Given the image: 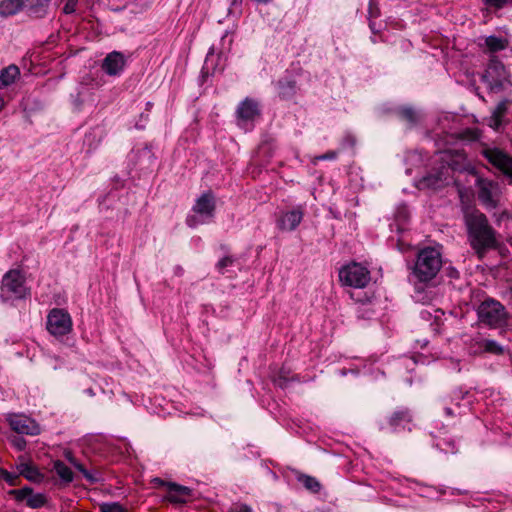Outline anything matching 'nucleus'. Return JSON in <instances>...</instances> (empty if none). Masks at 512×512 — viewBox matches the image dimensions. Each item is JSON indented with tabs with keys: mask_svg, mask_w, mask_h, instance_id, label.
<instances>
[{
	"mask_svg": "<svg viewBox=\"0 0 512 512\" xmlns=\"http://www.w3.org/2000/svg\"><path fill=\"white\" fill-rule=\"evenodd\" d=\"M88 393H89L90 395H94V393H93L92 389H89V390H88Z\"/></svg>",
	"mask_w": 512,
	"mask_h": 512,
	"instance_id": "8fccbe9b",
	"label": "nucleus"
},
{
	"mask_svg": "<svg viewBox=\"0 0 512 512\" xmlns=\"http://www.w3.org/2000/svg\"><path fill=\"white\" fill-rule=\"evenodd\" d=\"M370 28L372 31H375V25L372 21H370V24H369Z\"/></svg>",
	"mask_w": 512,
	"mask_h": 512,
	"instance_id": "49530a36",
	"label": "nucleus"
},
{
	"mask_svg": "<svg viewBox=\"0 0 512 512\" xmlns=\"http://www.w3.org/2000/svg\"><path fill=\"white\" fill-rule=\"evenodd\" d=\"M27 294L24 276L19 270L8 271L2 279L1 296L8 299H22Z\"/></svg>",
	"mask_w": 512,
	"mask_h": 512,
	"instance_id": "6e6552de",
	"label": "nucleus"
},
{
	"mask_svg": "<svg viewBox=\"0 0 512 512\" xmlns=\"http://www.w3.org/2000/svg\"><path fill=\"white\" fill-rule=\"evenodd\" d=\"M193 211L200 215L213 217L215 211V200L211 192L203 193L193 207Z\"/></svg>",
	"mask_w": 512,
	"mask_h": 512,
	"instance_id": "2eb2a0df",
	"label": "nucleus"
},
{
	"mask_svg": "<svg viewBox=\"0 0 512 512\" xmlns=\"http://www.w3.org/2000/svg\"><path fill=\"white\" fill-rule=\"evenodd\" d=\"M440 166L435 174L424 178L427 185L440 187L448 185L453 180V172H467L476 175L477 170L470 165L466 154L462 150H445L437 153Z\"/></svg>",
	"mask_w": 512,
	"mask_h": 512,
	"instance_id": "f03ea898",
	"label": "nucleus"
},
{
	"mask_svg": "<svg viewBox=\"0 0 512 512\" xmlns=\"http://www.w3.org/2000/svg\"><path fill=\"white\" fill-rule=\"evenodd\" d=\"M485 2L491 7L500 9L505 6L507 0H485Z\"/></svg>",
	"mask_w": 512,
	"mask_h": 512,
	"instance_id": "c9c22d12",
	"label": "nucleus"
},
{
	"mask_svg": "<svg viewBox=\"0 0 512 512\" xmlns=\"http://www.w3.org/2000/svg\"><path fill=\"white\" fill-rule=\"evenodd\" d=\"M0 478L6 481L9 485H16L17 475L8 472L5 469L0 468Z\"/></svg>",
	"mask_w": 512,
	"mask_h": 512,
	"instance_id": "7c9ffc66",
	"label": "nucleus"
},
{
	"mask_svg": "<svg viewBox=\"0 0 512 512\" xmlns=\"http://www.w3.org/2000/svg\"><path fill=\"white\" fill-rule=\"evenodd\" d=\"M464 224L467 230L468 242L479 259H483L488 251L499 247L497 231L490 225L487 216L480 210L466 211Z\"/></svg>",
	"mask_w": 512,
	"mask_h": 512,
	"instance_id": "f257e3e1",
	"label": "nucleus"
},
{
	"mask_svg": "<svg viewBox=\"0 0 512 512\" xmlns=\"http://www.w3.org/2000/svg\"><path fill=\"white\" fill-rule=\"evenodd\" d=\"M20 474L30 481H39L41 474L34 466L23 463L19 467Z\"/></svg>",
	"mask_w": 512,
	"mask_h": 512,
	"instance_id": "b1692460",
	"label": "nucleus"
},
{
	"mask_svg": "<svg viewBox=\"0 0 512 512\" xmlns=\"http://www.w3.org/2000/svg\"><path fill=\"white\" fill-rule=\"evenodd\" d=\"M339 281L343 286L363 289L371 281V273L367 267L351 262L339 270Z\"/></svg>",
	"mask_w": 512,
	"mask_h": 512,
	"instance_id": "20e7f679",
	"label": "nucleus"
},
{
	"mask_svg": "<svg viewBox=\"0 0 512 512\" xmlns=\"http://www.w3.org/2000/svg\"><path fill=\"white\" fill-rule=\"evenodd\" d=\"M20 76V70L16 65H9L0 72V89L13 84Z\"/></svg>",
	"mask_w": 512,
	"mask_h": 512,
	"instance_id": "6ab92c4d",
	"label": "nucleus"
},
{
	"mask_svg": "<svg viewBox=\"0 0 512 512\" xmlns=\"http://www.w3.org/2000/svg\"><path fill=\"white\" fill-rule=\"evenodd\" d=\"M276 384L279 385L281 388H285L286 387V379L284 377L280 376L276 380Z\"/></svg>",
	"mask_w": 512,
	"mask_h": 512,
	"instance_id": "a19ab883",
	"label": "nucleus"
},
{
	"mask_svg": "<svg viewBox=\"0 0 512 512\" xmlns=\"http://www.w3.org/2000/svg\"><path fill=\"white\" fill-rule=\"evenodd\" d=\"M7 421L11 429L18 434L35 436L40 433V427L36 421L26 415L10 414L7 417Z\"/></svg>",
	"mask_w": 512,
	"mask_h": 512,
	"instance_id": "9b49d317",
	"label": "nucleus"
},
{
	"mask_svg": "<svg viewBox=\"0 0 512 512\" xmlns=\"http://www.w3.org/2000/svg\"><path fill=\"white\" fill-rule=\"evenodd\" d=\"M21 9H23V0H2L0 2V16H12Z\"/></svg>",
	"mask_w": 512,
	"mask_h": 512,
	"instance_id": "4be33fe9",
	"label": "nucleus"
},
{
	"mask_svg": "<svg viewBox=\"0 0 512 512\" xmlns=\"http://www.w3.org/2000/svg\"><path fill=\"white\" fill-rule=\"evenodd\" d=\"M65 5L63 7V12L65 14H72L76 10V5L78 3V0H64Z\"/></svg>",
	"mask_w": 512,
	"mask_h": 512,
	"instance_id": "72a5a7b5",
	"label": "nucleus"
},
{
	"mask_svg": "<svg viewBox=\"0 0 512 512\" xmlns=\"http://www.w3.org/2000/svg\"><path fill=\"white\" fill-rule=\"evenodd\" d=\"M369 15L371 17H377L378 16V9L375 7L372 2L369 3Z\"/></svg>",
	"mask_w": 512,
	"mask_h": 512,
	"instance_id": "58836bf2",
	"label": "nucleus"
},
{
	"mask_svg": "<svg viewBox=\"0 0 512 512\" xmlns=\"http://www.w3.org/2000/svg\"><path fill=\"white\" fill-rule=\"evenodd\" d=\"M486 45L491 51H500L505 48V41L496 36H489L486 39Z\"/></svg>",
	"mask_w": 512,
	"mask_h": 512,
	"instance_id": "bb28decb",
	"label": "nucleus"
},
{
	"mask_svg": "<svg viewBox=\"0 0 512 512\" xmlns=\"http://www.w3.org/2000/svg\"><path fill=\"white\" fill-rule=\"evenodd\" d=\"M169 490V501L173 503H180L184 501V497L189 496L191 490L186 486H181L176 483H167Z\"/></svg>",
	"mask_w": 512,
	"mask_h": 512,
	"instance_id": "aec40b11",
	"label": "nucleus"
},
{
	"mask_svg": "<svg viewBox=\"0 0 512 512\" xmlns=\"http://www.w3.org/2000/svg\"><path fill=\"white\" fill-rule=\"evenodd\" d=\"M75 468L78 469L90 483H96L98 481V477L89 472L82 464L75 463Z\"/></svg>",
	"mask_w": 512,
	"mask_h": 512,
	"instance_id": "c756f323",
	"label": "nucleus"
},
{
	"mask_svg": "<svg viewBox=\"0 0 512 512\" xmlns=\"http://www.w3.org/2000/svg\"><path fill=\"white\" fill-rule=\"evenodd\" d=\"M124 66V56L122 53L117 51L109 53L102 63L103 71L110 76L119 74L123 70Z\"/></svg>",
	"mask_w": 512,
	"mask_h": 512,
	"instance_id": "ddd939ff",
	"label": "nucleus"
},
{
	"mask_svg": "<svg viewBox=\"0 0 512 512\" xmlns=\"http://www.w3.org/2000/svg\"><path fill=\"white\" fill-rule=\"evenodd\" d=\"M482 155L487 161L512 179V157L499 148H485Z\"/></svg>",
	"mask_w": 512,
	"mask_h": 512,
	"instance_id": "9d476101",
	"label": "nucleus"
},
{
	"mask_svg": "<svg viewBox=\"0 0 512 512\" xmlns=\"http://www.w3.org/2000/svg\"><path fill=\"white\" fill-rule=\"evenodd\" d=\"M10 494L14 495L17 501L25 500L26 504L30 508H40L46 503V498L43 494H34L32 489L29 487H24L18 490H11Z\"/></svg>",
	"mask_w": 512,
	"mask_h": 512,
	"instance_id": "f8f14e48",
	"label": "nucleus"
},
{
	"mask_svg": "<svg viewBox=\"0 0 512 512\" xmlns=\"http://www.w3.org/2000/svg\"><path fill=\"white\" fill-rule=\"evenodd\" d=\"M473 176L476 178L475 186L480 203L489 210L497 208L501 195L499 183L481 176L478 171Z\"/></svg>",
	"mask_w": 512,
	"mask_h": 512,
	"instance_id": "423d86ee",
	"label": "nucleus"
},
{
	"mask_svg": "<svg viewBox=\"0 0 512 512\" xmlns=\"http://www.w3.org/2000/svg\"><path fill=\"white\" fill-rule=\"evenodd\" d=\"M187 223L190 227H194L196 225L194 217H190L187 219Z\"/></svg>",
	"mask_w": 512,
	"mask_h": 512,
	"instance_id": "c03bdc74",
	"label": "nucleus"
},
{
	"mask_svg": "<svg viewBox=\"0 0 512 512\" xmlns=\"http://www.w3.org/2000/svg\"><path fill=\"white\" fill-rule=\"evenodd\" d=\"M411 421V414L408 409H398L389 418V425L393 430L404 428Z\"/></svg>",
	"mask_w": 512,
	"mask_h": 512,
	"instance_id": "a211bd4d",
	"label": "nucleus"
},
{
	"mask_svg": "<svg viewBox=\"0 0 512 512\" xmlns=\"http://www.w3.org/2000/svg\"><path fill=\"white\" fill-rule=\"evenodd\" d=\"M230 512H252L251 508L245 504H240L232 507Z\"/></svg>",
	"mask_w": 512,
	"mask_h": 512,
	"instance_id": "e433bc0d",
	"label": "nucleus"
},
{
	"mask_svg": "<svg viewBox=\"0 0 512 512\" xmlns=\"http://www.w3.org/2000/svg\"><path fill=\"white\" fill-rule=\"evenodd\" d=\"M101 512H125L124 507L118 502L102 503L100 505Z\"/></svg>",
	"mask_w": 512,
	"mask_h": 512,
	"instance_id": "cd10ccee",
	"label": "nucleus"
},
{
	"mask_svg": "<svg viewBox=\"0 0 512 512\" xmlns=\"http://www.w3.org/2000/svg\"><path fill=\"white\" fill-rule=\"evenodd\" d=\"M65 457H66V459H67L71 464H73L74 466H75V463H78V462L75 460V458L73 457L72 453H71V452H69V451L65 453Z\"/></svg>",
	"mask_w": 512,
	"mask_h": 512,
	"instance_id": "ea45409f",
	"label": "nucleus"
},
{
	"mask_svg": "<svg viewBox=\"0 0 512 512\" xmlns=\"http://www.w3.org/2000/svg\"><path fill=\"white\" fill-rule=\"evenodd\" d=\"M297 481L310 493L317 494L320 492L322 485L313 476L296 472Z\"/></svg>",
	"mask_w": 512,
	"mask_h": 512,
	"instance_id": "412c9836",
	"label": "nucleus"
},
{
	"mask_svg": "<svg viewBox=\"0 0 512 512\" xmlns=\"http://www.w3.org/2000/svg\"><path fill=\"white\" fill-rule=\"evenodd\" d=\"M398 114L401 119L407 121L410 124H415L417 122V113L411 107H403L398 111Z\"/></svg>",
	"mask_w": 512,
	"mask_h": 512,
	"instance_id": "a878e982",
	"label": "nucleus"
},
{
	"mask_svg": "<svg viewBox=\"0 0 512 512\" xmlns=\"http://www.w3.org/2000/svg\"><path fill=\"white\" fill-rule=\"evenodd\" d=\"M72 319L70 314L60 308H53L47 315L46 327L54 337H62L72 330Z\"/></svg>",
	"mask_w": 512,
	"mask_h": 512,
	"instance_id": "1a4fd4ad",
	"label": "nucleus"
},
{
	"mask_svg": "<svg viewBox=\"0 0 512 512\" xmlns=\"http://www.w3.org/2000/svg\"><path fill=\"white\" fill-rule=\"evenodd\" d=\"M236 114L239 120L250 121L259 115V106L255 100L246 98L242 101L237 110Z\"/></svg>",
	"mask_w": 512,
	"mask_h": 512,
	"instance_id": "dca6fc26",
	"label": "nucleus"
},
{
	"mask_svg": "<svg viewBox=\"0 0 512 512\" xmlns=\"http://www.w3.org/2000/svg\"><path fill=\"white\" fill-rule=\"evenodd\" d=\"M153 481L159 485H166V483L160 478H155Z\"/></svg>",
	"mask_w": 512,
	"mask_h": 512,
	"instance_id": "a18cd8bd",
	"label": "nucleus"
},
{
	"mask_svg": "<svg viewBox=\"0 0 512 512\" xmlns=\"http://www.w3.org/2000/svg\"><path fill=\"white\" fill-rule=\"evenodd\" d=\"M484 82L492 92L498 93L508 88L510 81L505 66L498 59H491L483 75Z\"/></svg>",
	"mask_w": 512,
	"mask_h": 512,
	"instance_id": "0eeeda50",
	"label": "nucleus"
},
{
	"mask_svg": "<svg viewBox=\"0 0 512 512\" xmlns=\"http://www.w3.org/2000/svg\"><path fill=\"white\" fill-rule=\"evenodd\" d=\"M481 347L487 353H491V354H495V355H500L503 353V348L495 340L485 339L482 341Z\"/></svg>",
	"mask_w": 512,
	"mask_h": 512,
	"instance_id": "393cba45",
	"label": "nucleus"
},
{
	"mask_svg": "<svg viewBox=\"0 0 512 512\" xmlns=\"http://www.w3.org/2000/svg\"><path fill=\"white\" fill-rule=\"evenodd\" d=\"M13 443L17 447L18 450H23L26 445V441L23 438H16L13 441Z\"/></svg>",
	"mask_w": 512,
	"mask_h": 512,
	"instance_id": "4c0bfd02",
	"label": "nucleus"
},
{
	"mask_svg": "<svg viewBox=\"0 0 512 512\" xmlns=\"http://www.w3.org/2000/svg\"><path fill=\"white\" fill-rule=\"evenodd\" d=\"M441 267L440 251L433 247H426L419 251L412 274L419 282L427 283L437 276Z\"/></svg>",
	"mask_w": 512,
	"mask_h": 512,
	"instance_id": "7ed1b4c3",
	"label": "nucleus"
},
{
	"mask_svg": "<svg viewBox=\"0 0 512 512\" xmlns=\"http://www.w3.org/2000/svg\"><path fill=\"white\" fill-rule=\"evenodd\" d=\"M233 262L234 259L232 257L226 256L217 263V268L221 273H224L225 268L231 266Z\"/></svg>",
	"mask_w": 512,
	"mask_h": 512,
	"instance_id": "473e14b6",
	"label": "nucleus"
},
{
	"mask_svg": "<svg viewBox=\"0 0 512 512\" xmlns=\"http://www.w3.org/2000/svg\"><path fill=\"white\" fill-rule=\"evenodd\" d=\"M355 144H356L355 137L352 134L348 133L343 137L341 146L343 149L353 148L355 146Z\"/></svg>",
	"mask_w": 512,
	"mask_h": 512,
	"instance_id": "2f4dec72",
	"label": "nucleus"
},
{
	"mask_svg": "<svg viewBox=\"0 0 512 512\" xmlns=\"http://www.w3.org/2000/svg\"><path fill=\"white\" fill-rule=\"evenodd\" d=\"M480 322L494 328L507 325L508 314L505 307L494 299L483 301L477 309Z\"/></svg>",
	"mask_w": 512,
	"mask_h": 512,
	"instance_id": "39448f33",
	"label": "nucleus"
},
{
	"mask_svg": "<svg viewBox=\"0 0 512 512\" xmlns=\"http://www.w3.org/2000/svg\"><path fill=\"white\" fill-rule=\"evenodd\" d=\"M51 0H23V9L35 19L44 18L49 10Z\"/></svg>",
	"mask_w": 512,
	"mask_h": 512,
	"instance_id": "4468645a",
	"label": "nucleus"
},
{
	"mask_svg": "<svg viewBox=\"0 0 512 512\" xmlns=\"http://www.w3.org/2000/svg\"><path fill=\"white\" fill-rule=\"evenodd\" d=\"M278 226H279V228H281V229H285V219H284V217H280V218L278 219Z\"/></svg>",
	"mask_w": 512,
	"mask_h": 512,
	"instance_id": "37998d69",
	"label": "nucleus"
},
{
	"mask_svg": "<svg viewBox=\"0 0 512 512\" xmlns=\"http://www.w3.org/2000/svg\"><path fill=\"white\" fill-rule=\"evenodd\" d=\"M455 366H456V368H457V372H460V371H461V369H460V367H459V363H456V364H455Z\"/></svg>",
	"mask_w": 512,
	"mask_h": 512,
	"instance_id": "09e8293b",
	"label": "nucleus"
},
{
	"mask_svg": "<svg viewBox=\"0 0 512 512\" xmlns=\"http://www.w3.org/2000/svg\"><path fill=\"white\" fill-rule=\"evenodd\" d=\"M338 154L339 152L338 151H328L320 156H317L316 159L317 160H321V161H324V160H334L338 157Z\"/></svg>",
	"mask_w": 512,
	"mask_h": 512,
	"instance_id": "f704fd0d",
	"label": "nucleus"
},
{
	"mask_svg": "<svg viewBox=\"0 0 512 512\" xmlns=\"http://www.w3.org/2000/svg\"><path fill=\"white\" fill-rule=\"evenodd\" d=\"M444 412H445L446 416H448V417H452V416H454V415H455V414H454V411H453L450 407H446V408L444 409Z\"/></svg>",
	"mask_w": 512,
	"mask_h": 512,
	"instance_id": "79ce46f5",
	"label": "nucleus"
},
{
	"mask_svg": "<svg viewBox=\"0 0 512 512\" xmlns=\"http://www.w3.org/2000/svg\"><path fill=\"white\" fill-rule=\"evenodd\" d=\"M509 104L510 101L505 99L501 101L492 112V115L489 119V126L492 127L494 130H498L501 127L503 123V118L506 115Z\"/></svg>",
	"mask_w": 512,
	"mask_h": 512,
	"instance_id": "f3484780",
	"label": "nucleus"
},
{
	"mask_svg": "<svg viewBox=\"0 0 512 512\" xmlns=\"http://www.w3.org/2000/svg\"><path fill=\"white\" fill-rule=\"evenodd\" d=\"M53 469L63 481L71 482L73 480V473L71 469L68 466H66L62 461H55L53 464Z\"/></svg>",
	"mask_w": 512,
	"mask_h": 512,
	"instance_id": "5701e85b",
	"label": "nucleus"
},
{
	"mask_svg": "<svg viewBox=\"0 0 512 512\" xmlns=\"http://www.w3.org/2000/svg\"><path fill=\"white\" fill-rule=\"evenodd\" d=\"M3 105H4V102H3V100H2V99H0V111H1V110H2V108H3Z\"/></svg>",
	"mask_w": 512,
	"mask_h": 512,
	"instance_id": "de8ad7c7",
	"label": "nucleus"
},
{
	"mask_svg": "<svg viewBox=\"0 0 512 512\" xmlns=\"http://www.w3.org/2000/svg\"><path fill=\"white\" fill-rule=\"evenodd\" d=\"M303 218V212L300 209L290 211V229L297 227Z\"/></svg>",
	"mask_w": 512,
	"mask_h": 512,
	"instance_id": "c85d7f7f",
	"label": "nucleus"
}]
</instances>
